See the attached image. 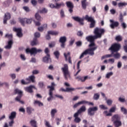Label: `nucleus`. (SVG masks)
<instances>
[{
  "label": "nucleus",
  "instance_id": "nucleus-50",
  "mask_svg": "<svg viewBox=\"0 0 127 127\" xmlns=\"http://www.w3.org/2000/svg\"><path fill=\"white\" fill-rule=\"evenodd\" d=\"M45 53L47 56H50V54H49V53H50V51H49V49H48V48H46L45 49Z\"/></svg>",
  "mask_w": 127,
  "mask_h": 127
},
{
  "label": "nucleus",
  "instance_id": "nucleus-48",
  "mask_svg": "<svg viewBox=\"0 0 127 127\" xmlns=\"http://www.w3.org/2000/svg\"><path fill=\"white\" fill-rule=\"evenodd\" d=\"M87 79H88V76H85L84 77L80 76V79L79 81L80 82H85V81H86V80H87Z\"/></svg>",
  "mask_w": 127,
  "mask_h": 127
},
{
  "label": "nucleus",
  "instance_id": "nucleus-17",
  "mask_svg": "<svg viewBox=\"0 0 127 127\" xmlns=\"http://www.w3.org/2000/svg\"><path fill=\"white\" fill-rule=\"evenodd\" d=\"M87 103H88V102L86 101H79L78 103L74 104L73 106V109H76V108H77V107H79V106H80L81 105H84L85 104H87Z\"/></svg>",
  "mask_w": 127,
  "mask_h": 127
},
{
  "label": "nucleus",
  "instance_id": "nucleus-49",
  "mask_svg": "<svg viewBox=\"0 0 127 127\" xmlns=\"http://www.w3.org/2000/svg\"><path fill=\"white\" fill-rule=\"evenodd\" d=\"M49 7L52 9L56 8V4H53V3H50L49 4Z\"/></svg>",
  "mask_w": 127,
  "mask_h": 127
},
{
  "label": "nucleus",
  "instance_id": "nucleus-7",
  "mask_svg": "<svg viewBox=\"0 0 127 127\" xmlns=\"http://www.w3.org/2000/svg\"><path fill=\"white\" fill-rule=\"evenodd\" d=\"M24 89L25 92H27V93H29V94H33V89H34L35 90H37L35 86L33 85L25 87Z\"/></svg>",
  "mask_w": 127,
  "mask_h": 127
},
{
  "label": "nucleus",
  "instance_id": "nucleus-64",
  "mask_svg": "<svg viewBox=\"0 0 127 127\" xmlns=\"http://www.w3.org/2000/svg\"><path fill=\"white\" fill-rule=\"evenodd\" d=\"M83 34H84V33H83V32L81 31H79L77 32V35L79 37H81L82 36H83Z\"/></svg>",
  "mask_w": 127,
  "mask_h": 127
},
{
  "label": "nucleus",
  "instance_id": "nucleus-29",
  "mask_svg": "<svg viewBox=\"0 0 127 127\" xmlns=\"http://www.w3.org/2000/svg\"><path fill=\"white\" fill-rule=\"evenodd\" d=\"M33 111H34V109L31 107H28L26 108V112L28 115H31Z\"/></svg>",
  "mask_w": 127,
  "mask_h": 127
},
{
  "label": "nucleus",
  "instance_id": "nucleus-18",
  "mask_svg": "<svg viewBox=\"0 0 127 127\" xmlns=\"http://www.w3.org/2000/svg\"><path fill=\"white\" fill-rule=\"evenodd\" d=\"M86 106H82L80 109H79L77 112H76V114H77L78 115H80V114H82V113H84L86 112Z\"/></svg>",
  "mask_w": 127,
  "mask_h": 127
},
{
  "label": "nucleus",
  "instance_id": "nucleus-20",
  "mask_svg": "<svg viewBox=\"0 0 127 127\" xmlns=\"http://www.w3.org/2000/svg\"><path fill=\"white\" fill-rule=\"evenodd\" d=\"M113 124L115 127H122V122L120 120H116L113 122Z\"/></svg>",
  "mask_w": 127,
  "mask_h": 127
},
{
  "label": "nucleus",
  "instance_id": "nucleus-25",
  "mask_svg": "<svg viewBox=\"0 0 127 127\" xmlns=\"http://www.w3.org/2000/svg\"><path fill=\"white\" fill-rule=\"evenodd\" d=\"M48 34H51V35H55L56 36L59 34V32L51 30L48 32Z\"/></svg>",
  "mask_w": 127,
  "mask_h": 127
},
{
  "label": "nucleus",
  "instance_id": "nucleus-55",
  "mask_svg": "<svg viewBox=\"0 0 127 127\" xmlns=\"http://www.w3.org/2000/svg\"><path fill=\"white\" fill-rule=\"evenodd\" d=\"M9 76L12 80H14L16 78V74L15 73H11Z\"/></svg>",
  "mask_w": 127,
  "mask_h": 127
},
{
  "label": "nucleus",
  "instance_id": "nucleus-42",
  "mask_svg": "<svg viewBox=\"0 0 127 127\" xmlns=\"http://www.w3.org/2000/svg\"><path fill=\"white\" fill-rule=\"evenodd\" d=\"M93 99L96 101H97V100H99V99H100V94L99 93L94 94L93 96Z\"/></svg>",
  "mask_w": 127,
  "mask_h": 127
},
{
  "label": "nucleus",
  "instance_id": "nucleus-15",
  "mask_svg": "<svg viewBox=\"0 0 127 127\" xmlns=\"http://www.w3.org/2000/svg\"><path fill=\"white\" fill-rule=\"evenodd\" d=\"M73 117L74 118V123H76V124H79V123L81 122V119L78 117L79 114H78V113H75L73 115Z\"/></svg>",
  "mask_w": 127,
  "mask_h": 127
},
{
  "label": "nucleus",
  "instance_id": "nucleus-2",
  "mask_svg": "<svg viewBox=\"0 0 127 127\" xmlns=\"http://www.w3.org/2000/svg\"><path fill=\"white\" fill-rule=\"evenodd\" d=\"M121 48V45L120 44H114L110 48V50H111L112 53L110 55H106V58H110L111 57H113V54H114V52H117L120 50Z\"/></svg>",
  "mask_w": 127,
  "mask_h": 127
},
{
  "label": "nucleus",
  "instance_id": "nucleus-28",
  "mask_svg": "<svg viewBox=\"0 0 127 127\" xmlns=\"http://www.w3.org/2000/svg\"><path fill=\"white\" fill-rule=\"evenodd\" d=\"M81 4L82 8L84 9H86V7H87V5H88V2H87V0H82L81 1Z\"/></svg>",
  "mask_w": 127,
  "mask_h": 127
},
{
  "label": "nucleus",
  "instance_id": "nucleus-43",
  "mask_svg": "<svg viewBox=\"0 0 127 127\" xmlns=\"http://www.w3.org/2000/svg\"><path fill=\"white\" fill-rule=\"evenodd\" d=\"M55 45H56V42H52L49 44V47H50V48H53V47H55Z\"/></svg>",
  "mask_w": 127,
  "mask_h": 127
},
{
  "label": "nucleus",
  "instance_id": "nucleus-63",
  "mask_svg": "<svg viewBox=\"0 0 127 127\" xmlns=\"http://www.w3.org/2000/svg\"><path fill=\"white\" fill-rule=\"evenodd\" d=\"M51 25H52V27L53 28L55 29V28H57V24L55 22H52L51 23Z\"/></svg>",
  "mask_w": 127,
  "mask_h": 127
},
{
  "label": "nucleus",
  "instance_id": "nucleus-37",
  "mask_svg": "<svg viewBox=\"0 0 127 127\" xmlns=\"http://www.w3.org/2000/svg\"><path fill=\"white\" fill-rule=\"evenodd\" d=\"M30 82L32 83H35V76L34 75H32L29 76Z\"/></svg>",
  "mask_w": 127,
  "mask_h": 127
},
{
  "label": "nucleus",
  "instance_id": "nucleus-14",
  "mask_svg": "<svg viewBox=\"0 0 127 127\" xmlns=\"http://www.w3.org/2000/svg\"><path fill=\"white\" fill-rule=\"evenodd\" d=\"M56 9H59V8H61V7H64L65 6V3L64 2H56Z\"/></svg>",
  "mask_w": 127,
  "mask_h": 127
},
{
  "label": "nucleus",
  "instance_id": "nucleus-5",
  "mask_svg": "<svg viewBox=\"0 0 127 127\" xmlns=\"http://www.w3.org/2000/svg\"><path fill=\"white\" fill-rule=\"evenodd\" d=\"M62 70L64 73V76L65 80H68V78L70 77V74L69 73V70H68V65L65 64L64 67L62 68Z\"/></svg>",
  "mask_w": 127,
  "mask_h": 127
},
{
  "label": "nucleus",
  "instance_id": "nucleus-19",
  "mask_svg": "<svg viewBox=\"0 0 127 127\" xmlns=\"http://www.w3.org/2000/svg\"><path fill=\"white\" fill-rule=\"evenodd\" d=\"M110 22H111V24L110 25V27L114 29L115 27H117V26H119V22H114L113 20H110Z\"/></svg>",
  "mask_w": 127,
  "mask_h": 127
},
{
  "label": "nucleus",
  "instance_id": "nucleus-3",
  "mask_svg": "<svg viewBox=\"0 0 127 127\" xmlns=\"http://www.w3.org/2000/svg\"><path fill=\"white\" fill-rule=\"evenodd\" d=\"M55 86H56V85L54 82H52L51 85L48 86V89H50L49 91V97L47 98L48 102H50V101L53 99V91L55 90Z\"/></svg>",
  "mask_w": 127,
  "mask_h": 127
},
{
  "label": "nucleus",
  "instance_id": "nucleus-39",
  "mask_svg": "<svg viewBox=\"0 0 127 127\" xmlns=\"http://www.w3.org/2000/svg\"><path fill=\"white\" fill-rule=\"evenodd\" d=\"M121 111L124 115H127V108H125V107H121Z\"/></svg>",
  "mask_w": 127,
  "mask_h": 127
},
{
  "label": "nucleus",
  "instance_id": "nucleus-4",
  "mask_svg": "<svg viewBox=\"0 0 127 127\" xmlns=\"http://www.w3.org/2000/svg\"><path fill=\"white\" fill-rule=\"evenodd\" d=\"M41 52H42L41 49H37L36 48H32L31 49L27 48L26 49V53L27 54L30 53L31 55H36L37 53H41Z\"/></svg>",
  "mask_w": 127,
  "mask_h": 127
},
{
  "label": "nucleus",
  "instance_id": "nucleus-1",
  "mask_svg": "<svg viewBox=\"0 0 127 127\" xmlns=\"http://www.w3.org/2000/svg\"><path fill=\"white\" fill-rule=\"evenodd\" d=\"M105 32V30L104 29L99 28L98 27L94 29V33L95 36H89L86 37V40L90 42V44L89 45V49L85 50L80 55L79 58L82 59L85 56V55H94L95 53L94 51L97 50L98 48V46H96L94 43V40L95 39H98V38H101L102 35L104 34Z\"/></svg>",
  "mask_w": 127,
  "mask_h": 127
},
{
  "label": "nucleus",
  "instance_id": "nucleus-61",
  "mask_svg": "<svg viewBox=\"0 0 127 127\" xmlns=\"http://www.w3.org/2000/svg\"><path fill=\"white\" fill-rule=\"evenodd\" d=\"M34 36L36 38H39L40 37V33L37 32L34 34Z\"/></svg>",
  "mask_w": 127,
  "mask_h": 127
},
{
  "label": "nucleus",
  "instance_id": "nucleus-31",
  "mask_svg": "<svg viewBox=\"0 0 127 127\" xmlns=\"http://www.w3.org/2000/svg\"><path fill=\"white\" fill-rule=\"evenodd\" d=\"M113 75H114V72L113 71L108 72L105 74V78L106 79H110Z\"/></svg>",
  "mask_w": 127,
  "mask_h": 127
},
{
  "label": "nucleus",
  "instance_id": "nucleus-11",
  "mask_svg": "<svg viewBox=\"0 0 127 127\" xmlns=\"http://www.w3.org/2000/svg\"><path fill=\"white\" fill-rule=\"evenodd\" d=\"M64 56L65 61H68V63L72 64V61H71V57L70 56V52H68L67 53H64Z\"/></svg>",
  "mask_w": 127,
  "mask_h": 127
},
{
  "label": "nucleus",
  "instance_id": "nucleus-33",
  "mask_svg": "<svg viewBox=\"0 0 127 127\" xmlns=\"http://www.w3.org/2000/svg\"><path fill=\"white\" fill-rule=\"evenodd\" d=\"M35 18H36V19H37V20H39V21H41V20H42L43 19L41 16H40V15L38 13H36L35 14Z\"/></svg>",
  "mask_w": 127,
  "mask_h": 127
},
{
  "label": "nucleus",
  "instance_id": "nucleus-52",
  "mask_svg": "<svg viewBox=\"0 0 127 127\" xmlns=\"http://www.w3.org/2000/svg\"><path fill=\"white\" fill-rule=\"evenodd\" d=\"M99 108L101 110H108V107H107L106 106H105L104 105H99Z\"/></svg>",
  "mask_w": 127,
  "mask_h": 127
},
{
  "label": "nucleus",
  "instance_id": "nucleus-10",
  "mask_svg": "<svg viewBox=\"0 0 127 127\" xmlns=\"http://www.w3.org/2000/svg\"><path fill=\"white\" fill-rule=\"evenodd\" d=\"M13 30L15 32H16V35L18 37H22V32L21 31V28L13 27Z\"/></svg>",
  "mask_w": 127,
  "mask_h": 127
},
{
  "label": "nucleus",
  "instance_id": "nucleus-6",
  "mask_svg": "<svg viewBox=\"0 0 127 127\" xmlns=\"http://www.w3.org/2000/svg\"><path fill=\"white\" fill-rule=\"evenodd\" d=\"M84 18L85 19H86V20H88L89 22H91L90 24V28H93L95 27V25H96V21L94 19V18L92 17H89L88 15H85Z\"/></svg>",
  "mask_w": 127,
  "mask_h": 127
},
{
  "label": "nucleus",
  "instance_id": "nucleus-54",
  "mask_svg": "<svg viewBox=\"0 0 127 127\" xmlns=\"http://www.w3.org/2000/svg\"><path fill=\"white\" fill-rule=\"evenodd\" d=\"M106 103L108 106H112L113 100L112 99H108L106 101Z\"/></svg>",
  "mask_w": 127,
  "mask_h": 127
},
{
  "label": "nucleus",
  "instance_id": "nucleus-32",
  "mask_svg": "<svg viewBox=\"0 0 127 127\" xmlns=\"http://www.w3.org/2000/svg\"><path fill=\"white\" fill-rule=\"evenodd\" d=\"M38 44H39V42H38V41L36 39H34L31 42V45L32 46H36V45H38Z\"/></svg>",
  "mask_w": 127,
  "mask_h": 127
},
{
  "label": "nucleus",
  "instance_id": "nucleus-53",
  "mask_svg": "<svg viewBox=\"0 0 127 127\" xmlns=\"http://www.w3.org/2000/svg\"><path fill=\"white\" fill-rule=\"evenodd\" d=\"M122 66H123V63H122V62L119 61L117 63V67L118 68V69H121Z\"/></svg>",
  "mask_w": 127,
  "mask_h": 127
},
{
  "label": "nucleus",
  "instance_id": "nucleus-60",
  "mask_svg": "<svg viewBox=\"0 0 127 127\" xmlns=\"http://www.w3.org/2000/svg\"><path fill=\"white\" fill-rule=\"evenodd\" d=\"M3 6H5V7H7L9 6V3L7 1H5L3 3Z\"/></svg>",
  "mask_w": 127,
  "mask_h": 127
},
{
  "label": "nucleus",
  "instance_id": "nucleus-8",
  "mask_svg": "<svg viewBox=\"0 0 127 127\" xmlns=\"http://www.w3.org/2000/svg\"><path fill=\"white\" fill-rule=\"evenodd\" d=\"M98 111V107H90L88 109V116H93L95 115V112Z\"/></svg>",
  "mask_w": 127,
  "mask_h": 127
},
{
  "label": "nucleus",
  "instance_id": "nucleus-13",
  "mask_svg": "<svg viewBox=\"0 0 127 127\" xmlns=\"http://www.w3.org/2000/svg\"><path fill=\"white\" fill-rule=\"evenodd\" d=\"M72 18L74 20H75V21L79 22L80 25H84V19L81 18L79 17H73Z\"/></svg>",
  "mask_w": 127,
  "mask_h": 127
},
{
  "label": "nucleus",
  "instance_id": "nucleus-59",
  "mask_svg": "<svg viewBox=\"0 0 127 127\" xmlns=\"http://www.w3.org/2000/svg\"><path fill=\"white\" fill-rule=\"evenodd\" d=\"M21 84H22V85H27V84H30V81L29 82H25V80H24V79H22L21 80Z\"/></svg>",
  "mask_w": 127,
  "mask_h": 127
},
{
  "label": "nucleus",
  "instance_id": "nucleus-24",
  "mask_svg": "<svg viewBox=\"0 0 127 127\" xmlns=\"http://www.w3.org/2000/svg\"><path fill=\"white\" fill-rule=\"evenodd\" d=\"M32 21H33V18H25V23L26 24H31Z\"/></svg>",
  "mask_w": 127,
  "mask_h": 127
},
{
  "label": "nucleus",
  "instance_id": "nucleus-26",
  "mask_svg": "<svg viewBox=\"0 0 127 127\" xmlns=\"http://www.w3.org/2000/svg\"><path fill=\"white\" fill-rule=\"evenodd\" d=\"M66 6L68 8H74V4L73 3L70 1H67L66 2Z\"/></svg>",
  "mask_w": 127,
  "mask_h": 127
},
{
  "label": "nucleus",
  "instance_id": "nucleus-36",
  "mask_svg": "<svg viewBox=\"0 0 127 127\" xmlns=\"http://www.w3.org/2000/svg\"><path fill=\"white\" fill-rule=\"evenodd\" d=\"M119 120H120V116L118 115H116L112 117V121L114 122L115 121H119Z\"/></svg>",
  "mask_w": 127,
  "mask_h": 127
},
{
  "label": "nucleus",
  "instance_id": "nucleus-40",
  "mask_svg": "<svg viewBox=\"0 0 127 127\" xmlns=\"http://www.w3.org/2000/svg\"><path fill=\"white\" fill-rule=\"evenodd\" d=\"M30 123L32 127H37V123H36V121H35V120H31Z\"/></svg>",
  "mask_w": 127,
  "mask_h": 127
},
{
  "label": "nucleus",
  "instance_id": "nucleus-22",
  "mask_svg": "<svg viewBox=\"0 0 127 127\" xmlns=\"http://www.w3.org/2000/svg\"><path fill=\"white\" fill-rule=\"evenodd\" d=\"M43 62L45 63H49V62H51V59H50V56H46L43 58Z\"/></svg>",
  "mask_w": 127,
  "mask_h": 127
},
{
  "label": "nucleus",
  "instance_id": "nucleus-56",
  "mask_svg": "<svg viewBox=\"0 0 127 127\" xmlns=\"http://www.w3.org/2000/svg\"><path fill=\"white\" fill-rule=\"evenodd\" d=\"M108 63H110V64H114V63H115V59H109L108 60Z\"/></svg>",
  "mask_w": 127,
  "mask_h": 127
},
{
  "label": "nucleus",
  "instance_id": "nucleus-44",
  "mask_svg": "<svg viewBox=\"0 0 127 127\" xmlns=\"http://www.w3.org/2000/svg\"><path fill=\"white\" fill-rule=\"evenodd\" d=\"M126 5H127V2H120L118 3V6L120 8L123 7V6H126Z\"/></svg>",
  "mask_w": 127,
  "mask_h": 127
},
{
  "label": "nucleus",
  "instance_id": "nucleus-21",
  "mask_svg": "<svg viewBox=\"0 0 127 127\" xmlns=\"http://www.w3.org/2000/svg\"><path fill=\"white\" fill-rule=\"evenodd\" d=\"M9 120H14L16 118V112H12L8 117Z\"/></svg>",
  "mask_w": 127,
  "mask_h": 127
},
{
  "label": "nucleus",
  "instance_id": "nucleus-45",
  "mask_svg": "<svg viewBox=\"0 0 127 127\" xmlns=\"http://www.w3.org/2000/svg\"><path fill=\"white\" fill-rule=\"evenodd\" d=\"M103 114L106 117H111L112 116V113L108 112L107 111H104Z\"/></svg>",
  "mask_w": 127,
  "mask_h": 127
},
{
  "label": "nucleus",
  "instance_id": "nucleus-23",
  "mask_svg": "<svg viewBox=\"0 0 127 127\" xmlns=\"http://www.w3.org/2000/svg\"><path fill=\"white\" fill-rule=\"evenodd\" d=\"M58 111L56 109V108L52 109L51 110V116L52 118H54L55 117V114H57Z\"/></svg>",
  "mask_w": 127,
  "mask_h": 127
},
{
  "label": "nucleus",
  "instance_id": "nucleus-35",
  "mask_svg": "<svg viewBox=\"0 0 127 127\" xmlns=\"http://www.w3.org/2000/svg\"><path fill=\"white\" fill-rule=\"evenodd\" d=\"M18 20L22 25H24V24H25V18H18Z\"/></svg>",
  "mask_w": 127,
  "mask_h": 127
},
{
  "label": "nucleus",
  "instance_id": "nucleus-34",
  "mask_svg": "<svg viewBox=\"0 0 127 127\" xmlns=\"http://www.w3.org/2000/svg\"><path fill=\"white\" fill-rule=\"evenodd\" d=\"M115 52H113V57H114L115 59H120L121 58V54L119 53H114Z\"/></svg>",
  "mask_w": 127,
  "mask_h": 127
},
{
  "label": "nucleus",
  "instance_id": "nucleus-9",
  "mask_svg": "<svg viewBox=\"0 0 127 127\" xmlns=\"http://www.w3.org/2000/svg\"><path fill=\"white\" fill-rule=\"evenodd\" d=\"M67 41V38L65 36L61 37L59 39V42L61 43L62 48H65V43Z\"/></svg>",
  "mask_w": 127,
  "mask_h": 127
},
{
  "label": "nucleus",
  "instance_id": "nucleus-16",
  "mask_svg": "<svg viewBox=\"0 0 127 127\" xmlns=\"http://www.w3.org/2000/svg\"><path fill=\"white\" fill-rule=\"evenodd\" d=\"M12 44H13V42H12V40H10L8 42L7 45L4 47V48H5V49L9 50L11 49V47H12Z\"/></svg>",
  "mask_w": 127,
  "mask_h": 127
},
{
  "label": "nucleus",
  "instance_id": "nucleus-12",
  "mask_svg": "<svg viewBox=\"0 0 127 127\" xmlns=\"http://www.w3.org/2000/svg\"><path fill=\"white\" fill-rule=\"evenodd\" d=\"M10 17H11L10 13H9V12H6L5 13L3 18L4 24H6V22L7 21V20H8V19H10Z\"/></svg>",
  "mask_w": 127,
  "mask_h": 127
},
{
  "label": "nucleus",
  "instance_id": "nucleus-62",
  "mask_svg": "<svg viewBox=\"0 0 127 127\" xmlns=\"http://www.w3.org/2000/svg\"><path fill=\"white\" fill-rule=\"evenodd\" d=\"M66 92H72L73 91H75V88H66Z\"/></svg>",
  "mask_w": 127,
  "mask_h": 127
},
{
  "label": "nucleus",
  "instance_id": "nucleus-46",
  "mask_svg": "<svg viewBox=\"0 0 127 127\" xmlns=\"http://www.w3.org/2000/svg\"><path fill=\"white\" fill-rule=\"evenodd\" d=\"M117 109V107L116 106H114L112 107L109 110V112L111 114H112V113H115V112H116V110Z\"/></svg>",
  "mask_w": 127,
  "mask_h": 127
},
{
  "label": "nucleus",
  "instance_id": "nucleus-58",
  "mask_svg": "<svg viewBox=\"0 0 127 127\" xmlns=\"http://www.w3.org/2000/svg\"><path fill=\"white\" fill-rule=\"evenodd\" d=\"M115 39L117 40V41H122L123 38L121 36H116Z\"/></svg>",
  "mask_w": 127,
  "mask_h": 127
},
{
  "label": "nucleus",
  "instance_id": "nucleus-41",
  "mask_svg": "<svg viewBox=\"0 0 127 127\" xmlns=\"http://www.w3.org/2000/svg\"><path fill=\"white\" fill-rule=\"evenodd\" d=\"M54 54L57 59H59V56H60V53L58 51H56L54 53Z\"/></svg>",
  "mask_w": 127,
  "mask_h": 127
},
{
  "label": "nucleus",
  "instance_id": "nucleus-51",
  "mask_svg": "<svg viewBox=\"0 0 127 127\" xmlns=\"http://www.w3.org/2000/svg\"><path fill=\"white\" fill-rule=\"evenodd\" d=\"M60 15L62 18H64V17H65V13L64 12V10L62 9L61 10Z\"/></svg>",
  "mask_w": 127,
  "mask_h": 127
},
{
  "label": "nucleus",
  "instance_id": "nucleus-47",
  "mask_svg": "<svg viewBox=\"0 0 127 127\" xmlns=\"http://www.w3.org/2000/svg\"><path fill=\"white\" fill-rule=\"evenodd\" d=\"M14 92L16 94H18L19 95H22V91L16 88L15 89Z\"/></svg>",
  "mask_w": 127,
  "mask_h": 127
},
{
  "label": "nucleus",
  "instance_id": "nucleus-38",
  "mask_svg": "<svg viewBox=\"0 0 127 127\" xmlns=\"http://www.w3.org/2000/svg\"><path fill=\"white\" fill-rule=\"evenodd\" d=\"M34 105H38L39 107H42V106H43V103L38 100H35L34 102Z\"/></svg>",
  "mask_w": 127,
  "mask_h": 127
},
{
  "label": "nucleus",
  "instance_id": "nucleus-30",
  "mask_svg": "<svg viewBox=\"0 0 127 127\" xmlns=\"http://www.w3.org/2000/svg\"><path fill=\"white\" fill-rule=\"evenodd\" d=\"M38 12H40V13L46 14L48 12V9L43 7L41 10H39Z\"/></svg>",
  "mask_w": 127,
  "mask_h": 127
},
{
  "label": "nucleus",
  "instance_id": "nucleus-57",
  "mask_svg": "<svg viewBox=\"0 0 127 127\" xmlns=\"http://www.w3.org/2000/svg\"><path fill=\"white\" fill-rule=\"evenodd\" d=\"M23 9L25 10V11H26V12H29L30 11V10L29 9V7L25 6L23 7Z\"/></svg>",
  "mask_w": 127,
  "mask_h": 127
},
{
  "label": "nucleus",
  "instance_id": "nucleus-27",
  "mask_svg": "<svg viewBox=\"0 0 127 127\" xmlns=\"http://www.w3.org/2000/svg\"><path fill=\"white\" fill-rule=\"evenodd\" d=\"M118 101L120 103H126V97L125 96H121L118 98Z\"/></svg>",
  "mask_w": 127,
  "mask_h": 127
}]
</instances>
